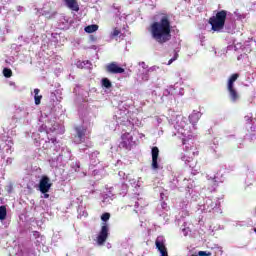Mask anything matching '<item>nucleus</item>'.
I'll list each match as a JSON object with an SVG mask.
<instances>
[{
	"label": "nucleus",
	"mask_w": 256,
	"mask_h": 256,
	"mask_svg": "<svg viewBox=\"0 0 256 256\" xmlns=\"http://www.w3.org/2000/svg\"><path fill=\"white\" fill-rule=\"evenodd\" d=\"M117 123L119 128L121 127V125H125V123H123V121L121 120V117H118Z\"/></svg>",
	"instance_id": "nucleus-33"
},
{
	"label": "nucleus",
	"mask_w": 256,
	"mask_h": 256,
	"mask_svg": "<svg viewBox=\"0 0 256 256\" xmlns=\"http://www.w3.org/2000/svg\"><path fill=\"white\" fill-rule=\"evenodd\" d=\"M102 87H105L106 89H111L112 87L111 81L108 78H103Z\"/></svg>",
	"instance_id": "nucleus-22"
},
{
	"label": "nucleus",
	"mask_w": 256,
	"mask_h": 256,
	"mask_svg": "<svg viewBox=\"0 0 256 256\" xmlns=\"http://www.w3.org/2000/svg\"><path fill=\"white\" fill-rule=\"evenodd\" d=\"M135 145V141H133V134L124 133L122 135V141L119 144V147H123L124 149H131Z\"/></svg>",
	"instance_id": "nucleus-6"
},
{
	"label": "nucleus",
	"mask_w": 256,
	"mask_h": 256,
	"mask_svg": "<svg viewBox=\"0 0 256 256\" xmlns=\"http://www.w3.org/2000/svg\"><path fill=\"white\" fill-rule=\"evenodd\" d=\"M85 133H87V130L84 129L82 126L76 127V135L74 137V143L79 145L80 143L85 142Z\"/></svg>",
	"instance_id": "nucleus-11"
},
{
	"label": "nucleus",
	"mask_w": 256,
	"mask_h": 256,
	"mask_svg": "<svg viewBox=\"0 0 256 256\" xmlns=\"http://www.w3.org/2000/svg\"><path fill=\"white\" fill-rule=\"evenodd\" d=\"M106 71L108 73H112L113 75H119L121 73H125V69H123L117 62H112L106 65Z\"/></svg>",
	"instance_id": "nucleus-9"
},
{
	"label": "nucleus",
	"mask_w": 256,
	"mask_h": 256,
	"mask_svg": "<svg viewBox=\"0 0 256 256\" xmlns=\"http://www.w3.org/2000/svg\"><path fill=\"white\" fill-rule=\"evenodd\" d=\"M142 65V70L139 71V74H138V77L139 79H141V81H149V70L146 67L145 65V62H142L141 63Z\"/></svg>",
	"instance_id": "nucleus-14"
},
{
	"label": "nucleus",
	"mask_w": 256,
	"mask_h": 256,
	"mask_svg": "<svg viewBox=\"0 0 256 256\" xmlns=\"http://www.w3.org/2000/svg\"><path fill=\"white\" fill-rule=\"evenodd\" d=\"M172 95H179L180 97H183V95L185 94L183 88H178V90L174 91L171 90Z\"/></svg>",
	"instance_id": "nucleus-25"
},
{
	"label": "nucleus",
	"mask_w": 256,
	"mask_h": 256,
	"mask_svg": "<svg viewBox=\"0 0 256 256\" xmlns=\"http://www.w3.org/2000/svg\"><path fill=\"white\" fill-rule=\"evenodd\" d=\"M202 113L194 110L190 115H189V121L190 123L193 125L194 129H195V125H197V123H199V119H201L202 117Z\"/></svg>",
	"instance_id": "nucleus-13"
},
{
	"label": "nucleus",
	"mask_w": 256,
	"mask_h": 256,
	"mask_svg": "<svg viewBox=\"0 0 256 256\" xmlns=\"http://www.w3.org/2000/svg\"><path fill=\"white\" fill-rule=\"evenodd\" d=\"M40 90L39 89H34V100H35V105H41V99H43V96L39 94Z\"/></svg>",
	"instance_id": "nucleus-19"
},
{
	"label": "nucleus",
	"mask_w": 256,
	"mask_h": 256,
	"mask_svg": "<svg viewBox=\"0 0 256 256\" xmlns=\"http://www.w3.org/2000/svg\"><path fill=\"white\" fill-rule=\"evenodd\" d=\"M176 60H177V55L168 61V65H171V63H173V61H176Z\"/></svg>",
	"instance_id": "nucleus-35"
},
{
	"label": "nucleus",
	"mask_w": 256,
	"mask_h": 256,
	"mask_svg": "<svg viewBox=\"0 0 256 256\" xmlns=\"http://www.w3.org/2000/svg\"><path fill=\"white\" fill-rule=\"evenodd\" d=\"M156 248L158 249L160 256H169L167 247L165 246V237L158 236L155 241Z\"/></svg>",
	"instance_id": "nucleus-7"
},
{
	"label": "nucleus",
	"mask_w": 256,
	"mask_h": 256,
	"mask_svg": "<svg viewBox=\"0 0 256 256\" xmlns=\"http://www.w3.org/2000/svg\"><path fill=\"white\" fill-rule=\"evenodd\" d=\"M120 35V39H123V32L119 31L117 28H115L112 32V37H117Z\"/></svg>",
	"instance_id": "nucleus-26"
},
{
	"label": "nucleus",
	"mask_w": 256,
	"mask_h": 256,
	"mask_svg": "<svg viewBox=\"0 0 256 256\" xmlns=\"http://www.w3.org/2000/svg\"><path fill=\"white\" fill-rule=\"evenodd\" d=\"M159 69H161L159 66H152V67L148 68V72L149 73H157V71H159Z\"/></svg>",
	"instance_id": "nucleus-27"
},
{
	"label": "nucleus",
	"mask_w": 256,
	"mask_h": 256,
	"mask_svg": "<svg viewBox=\"0 0 256 256\" xmlns=\"http://www.w3.org/2000/svg\"><path fill=\"white\" fill-rule=\"evenodd\" d=\"M111 201H113V199H111V197L105 196L104 199L102 200V203L104 205H107V203H111Z\"/></svg>",
	"instance_id": "nucleus-30"
},
{
	"label": "nucleus",
	"mask_w": 256,
	"mask_h": 256,
	"mask_svg": "<svg viewBox=\"0 0 256 256\" xmlns=\"http://www.w3.org/2000/svg\"><path fill=\"white\" fill-rule=\"evenodd\" d=\"M78 69H91V62L89 60L86 61H78L76 63Z\"/></svg>",
	"instance_id": "nucleus-18"
},
{
	"label": "nucleus",
	"mask_w": 256,
	"mask_h": 256,
	"mask_svg": "<svg viewBox=\"0 0 256 256\" xmlns=\"http://www.w3.org/2000/svg\"><path fill=\"white\" fill-rule=\"evenodd\" d=\"M152 159H159V148L153 147L152 148Z\"/></svg>",
	"instance_id": "nucleus-23"
},
{
	"label": "nucleus",
	"mask_w": 256,
	"mask_h": 256,
	"mask_svg": "<svg viewBox=\"0 0 256 256\" xmlns=\"http://www.w3.org/2000/svg\"><path fill=\"white\" fill-rule=\"evenodd\" d=\"M7 217V208L5 206H0V221H5Z\"/></svg>",
	"instance_id": "nucleus-21"
},
{
	"label": "nucleus",
	"mask_w": 256,
	"mask_h": 256,
	"mask_svg": "<svg viewBox=\"0 0 256 256\" xmlns=\"http://www.w3.org/2000/svg\"><path fill=\"white\" fill-rule=\"evenodd\" d=\"M45 128L49 129L50 131H57V125L55 124L52 127L49 124H47L45 125Z\"/></svg>",
	"instance_id": "nucleus-31"
},
{
	"label": "nucleus",
	"mask_w": 256,
	"mask_h": 256,
	"mask_svg": "<svg viewBox=\"0 0 256 256\" xmlns=\"http://www.w3.org/2000/svg\"><path fill=\"white\" fill-rule=\"evenodd\" d=\"M77 165V167H78V169H79V164H76Z\"/></svg>",
	"instance_id": "nucleus-48"
},
{
	"label": "nucleus",
	"mask_w": 256,
	"mask_h": 256,
	"mask_svg": "<svg viewBox=\"0 0 256 256\" xmlns=\"http://www.w3.org/2000/svg\"><path fill=\"white\" fill-rule=\"evenodd\" d=\"M174 129L177 131L176 135L182 138V143L186 151V153L181 156V160L185 162V165H189V167L193 168V157L199 155V151L195 146V134L191 132L187 118L176 116Z\"/></svg>",
	"instance_id": "nucleus-1"
},
{
	"label": "nucleus",
	"mask_w": 256,
	"mask_h": 256,
	"mask_svg": "<svg viewBox=\"0 0 256 256\" xmlns=\"http://www.w3.org/2000/svg\"><path fill=\"white\" fill-rule=\"evenodd\" d=\"M140 205H142V201L139 200L138 202L135 203V207H139Z\"/></svg>",
	"instance_id": "nucleus-39"
},
{
	"label": "nucleus",
	"mask_w": 256,
	"mask_h": 256,
	"mask_svg": "<svg viewBox=\"0 0 256 256\" xmlns=\"http://www.w3.org/2000/svg\"><path fill=\"white\" fill-rule=\"evenodd\" d=\"M210 183H213V185H217V180H211Z\"/></svg>",
	"instance_id": "nucleus-43"
},
{
	"label": "nucleus",
	"mask_w": 256,
	"mask_h": 256,
	"mask_svg": "<svg viewBox=\"0 0 256 256\" xmlns=\"http://www.w3.org/2000/svg\"><path fill=\"white\" fill-rule=\"evenodd\" d=\"M51 179L47 176H43L39 183V190L41 193H49V189H51Z\"/></svg>",
	"instance_id": "nucleus-10"
},
{
	"label": "nucleus",
	"mask_w": 256,
	"mask_h": 256,
	"mask_svg": "<svg viewBox=\"0 0 256 256\" xmlns=\"http://www.w3.org/2000/svg\"><path fill=\"white\" fill-rule=\"evenodd\" d=\"M162 208H163V209H167V203L163 202V203H162Z\"/></svg>",
	"instance_id": "nucleus-41"
},
{
	"label": "nucleus",
	"mask_w": 256,
	"mask_h": 256,
	"mask_svg": "<svg viewBox=\"0 0 256 256\" xmlns=\"http://www.w3.org/2000/svg\"><path fill=\"white\" fill-rule=\"evenodd\" d=\"M10 85H15V82H10Z\"/></svg>",
	"instance_id": "nucleus-46"
},
{
	"label": "nucleus",
	"mask_w": 256,
	"mask_h": 256,
	"mask_svg": "<svg viewBox=\"0 0 256 256\" xmlns=\"http://www.w3.org/2000/svg\"><path fill=\"white\" fill-rule=\"evenodd\" d=\"M239 79V73L232 74L227 81V91H228V97L231 103H239L241 101V94H239V91L235 88V81Z\"/></svg>",
	"instance_id": "nucleus-3"
},
{
	"label": "nucleus",
	"mask_w": 256,
	"mask_h": 256,
	"mask_svg": "<svg viewBox=\"0 0 256 256\" xmlns=\"http://www.w3.org/2000/svg\"><path fill=\"white\" fill-rule=\"evenodd\" d=\"M99 29V26L97 24H92L87 27H85L84 31L86 33H95Z\"/></svg>",
	"instance_id": "nucleus-20"
},
{
	"label": "nucleus",
	"mask_w": 256,
	"mask_h": 256,
	"mask_svg": "<svg viewBox=\"0 0 256 256\" xmlns=\"http://www.w3.org/2000/svg\"><path fill=\"white\" fill-rule=\"evenodd\" d=\"M204 207L207 211H213L214 209H217V207H219V201L218 200L213 201L211 199H208L204 204Z\"/></svg>",
	"instance_id": "nucleus-15"
},
{
	"label": "nucleus",
	"mask_w": 256,
	"mask_h": 256,
	"mask_svg": "<svg viewBox=\"0 0 256 256\" xmlns=\"http://www.w3.org/2000/svg\"><path fill=\"white\" fill-rule=\"evenodd\" d=\"M199 256H211V252H207V251H199L198 252Z\"/></svg>",
	"instance_id": "nucleus-32"
},
{
	"label": "nucleus",
	"mask_w": 256,
	"mask_h": 256,
	"mask_svg": "<svg viewBox=\"0 0 256 256\" xmlns=\"http://www.w3.org/2000/svg\"><path fill=\"white\" fill-rule=\"evenodd\" d=\"M107 237H109V225L103 223L101 231L97 237L98 245H103V243L107 241Z\"/></svg>",
	"instance_id": "nucleus-8"
},
{
	"label": "nucleus",
	"mask_w": 256,
	"mask_h": 256,
	"mask_svg": "<svg viewBox=\"0 0 256 256\" xmlns=\"http://www.w3.org/2000/svg\"><path fill=\"white\" fill-rule=\"evenodd\" d=\"M234 47L236 50H239V49H241V44H236Z\"/></svg>",
	"instance_id": "nucleus-40"
},
{
	"label": "nucleus",
	"mask_w": 256,
	"mask_h": 256,
	"mask_svg": "<svg viewBox=\"0 0 256 256\" xmlns=\"http://www.w3.org/2000/svg\"><path fill=\"white\" fill-rule=\"evenodd\" d=\"M12 163H13V158L8 157V158L6 159V165H11Z\"/></svg>",
	"instance_id": "nucleus-34"
},
{
	"label": "nucleus",
	"mask_w": 256,
	"mask_h": 256,
	"mask_svg": "<svg viewBox=\"0 0 256 256\" xmlns=\"http://www.w3.org/2000/svg\"><path fill=\"white\" fill-rule=\"evenodd\" d=\"M27 115H29V112H27V111H23L22 112L23 119H25V117H27Z\"/></svg>",
	"instance_id": "nucleus-36"
},
{
	"label": "nucleus",
	"mask_w": 256,
	"mask_h": 256,
	"mask_svg": "<svg viewBox=\"0 0 256 256\" xmlns=\"http://www.w3.org/2000/svg\"><path fill=\"white\" fill-rule=\"evenodd\" d=\"M40 15H43L47 19H51L55 15V10L51 8V4H45L42 9L39 10Z\"/></svg>",
	"instance_id": "nucleus-12"
},
{
	"label": "nucleus",
	"mask_w": 256,
	"mask_h": 256,
	"mask_svg": "<svg viewBox=\"0 0 256 256\" xmlns=\"http://www.w3.org/2000/svg\"><path fill=\"white\" fill-rule=\"evenodd\" d=\"M57 140L52 138L51 140L45 141V140H39L40 145H42L43 149H51L53 145H55Z\"/></svg>",
	"instance_id": "nucleus-17"
},
{
	"label": "nucleus",
	"mask_w": 256,
	"mask_h": 256,
	"mask_svg": "<svg viewBox=\"0 0 256 256\" xmlns=\"http://www.w3.org/2000/svg\"><path fill=\"white\" fill-rule=\"evenodd\" d=\"M110 217H111V214H109V213H104V214L101 216V219H102V221H109Z\"/></svg>",
	"instance_id": "nucleus-29"
},
{
	"label": "nucleus",
	"mask_w": 256,
	"mask_h": 256,
	"mask_svg": "<svg viewBox=\"0 0 256 256\" xmlns=\"http://www.w3.org/2000/svg\"><path fill=\"white\" fill-rule=\"evenodd\" d=\"M11 153H13V139L8 136H2L0 139V156L5 159Z\"/></svg>",
	"instance_id": "nucleus-5"
},
{
	"label": "nucleus",
	"mask_w": 256,
	"mask_h": 256,
	"mask_svg": "<svg viewBox=\"0 0 256 256\" xmlns=\"http://www.w3.org/2000/svg\"><path fill=\"white\" fill-rule=\"evenodd\" d=\"M227 19V11L221 10L217 12L215 16H212L209 19V23L211 24V29L216 33H221L225 28V20Z\"/></svg>",
	"instance_id": "nucleus-4"
},
{
	"label": "nucleus",
	"mask_w": 256,
	"mask_h": 256,
	"mask_svg": "<svg viewBox=\"0 0 256 256\" xmlns=\"http://www.w3.org/2000/svg\"><path fill=\"white\" fill-rule=\"evenodd\" d=\"M149 33L153 41L163 45L171 41V21L169 17L162 16L160 20L153 22L149 27Z\"/></svg>",
	"instance_id": "nucleus-2"
},
{
	"label": "nucleus",
	"mask_w": 256,
	"mask_h": 256,
	"mask_svg": "<svg viewBox=\"0 0 256 256\" xmlns=\"http://www.w3.org/2000/svg\"><path fill=\"white\" fill-rule=\"evenodd\" d=\"M119 175H120V177H124V176H125V173H124L123 171H120V172H119Z\"/></svg>",
	"instance_id": "nucleus-42"
},
{
	"label": "nucleus",
	"mask_w": 256,
	"mask_h": 256,
	"mask_svg": "<svg viewBox=\"0 0 256 256\" xmlns=\"http://www.w3.org/2000/svg\"><path fill=\"white\" fill-rule=\"evenodd\" d=\"M238 19H245V15L244 14H236Z\"/></svg>",
	"instance_id": "nucleus-37"
},
{
	"label": "nucleus",
	"mask_w": 256,
	"mask_h": 256,
	"mask_svg": "<svg viewBox=\"0 0 256 256\" xmlns=\"http://www.w3.org/2000/svg\"><path fill=\"white\" fill-rule=\"evenodd\" d=\"M23 254L20 252L19 254H16L15 256H22Z\"/></svg>",
	"instance_id": "nucleus-45"
},
{
	"label": "nucleus",
	"mask_w": 256,
	"mask_h": 256,
	"mask_svg": "<svg viewBox=\"0 0 256 256\" xmlns=\"http://www.w3.org/2000/svg\"><path fill=\"white\" fill-rule=\"evenodd\" d=\"M66 7L71 9L72 11H79V4H77V0H64Z\"/></svg>",
	"instance_id": "nucleus-16"
},
{
	"label": "nucleus",
	"mask_w": 256,
	"mask_h": 256,
	"mask_svg": "<svg viewBox=\"0 0 256 256\" xmlns=\"http://www.w3.org/2000/svg\"><path fill=\"white\" fill-rule=\"evenodd\" d=\"M3 75L6 78L12 77L13 76V71L9 68H4L3 69Z\"/></svg>",
	"instance_id": "nucleus-24"
},
{
	"label": "nucleus",
	"mask_w": 256,
	"mask_h": 256,
	"mask_svg": "<svg viewBox=\"0 0 256 256\" xmlns=\"http://www.w3.org/2000/svg\"><path fill=\"white\" fill-rule=\"evenodd\" d=\"M44 199H49V194L46 193H43V196H42Z\"/></svg>",
	"instance_id": "nucleus-38"
},
{
	"label": "nucleus",
	"mask_w": 256,
	"mask_h": 256,
	"mask_svg": "<svg viewBox=\"0 0 256 256\" xmlns=\"http://www.w3.org/2000/svg\"><path fill=\"white\" fill-rule=\"evenodd\" d=\"M95 155H97V153H93V154H92V157H95Z\"/></svg>",
	"instance_id": "nucleus-47"
},
{
	"label": "nucleus",
	"mask_w": 256,
	"mask_h": 256,
	"mask_svg": "<svg viewBox=\"0 0 256 256\" xmlns=\"http://www.w3.org/2000/svg\"><path fill=\"white\" fill-rule=\"evenodd\" d=\"M12 189H13V187L9 186L8 193H11Z\"/></svg>",
	"instance_id": "nucleus-44"
},
{
	"label": "nucleus",
	"mask_w": 256,
	"mask_h": 256,
	"mask_svg": "<svg viewBox=\"0 0 256 256\" xmlns=\"http://www.w3.org/2000/svg\"><path fill=\"white\" fill-rule=\"evenodd\" d=\"M157 161L158 159H152V169L154 170L159 169V163Z\"/></svg>",
	"instance_id": "nucleus-28"
}]
</instances>
